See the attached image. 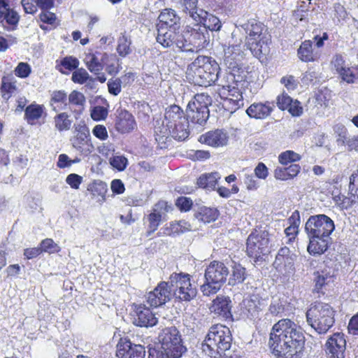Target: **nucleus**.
<instances>
[{
	"label": "nucleus",
	"mask_w": 358,
	"mask_h": 358,
	"mask_svg": "<svg viewBox=\"0 0 358 358\" xmlns=\"http://www.w3.org/2000/svg\"><path fill=\"white\" fill-rule=\"evenodd\" d=\"M220 178L219 173L217 172L203 174L199 178L197 184L202 188L213 189Z\"/></svg>",
	"instance_id": "nucleus-47"
},
{
	"label": "nucleus",
	"mask_w": 358,
	"mask_h": 358,
	"mask_svg": "<svg viewBox=\"0 0 358 358\" xmlns=\"http://www.w3.org/2000/svg\"><path fill=\"white\" fill-rule=\"evenodd\" d=\"M15 75L20 78H26L31 73L30 65L26 62H20L14 70Z\"/></svg>",
	"instance_id": "nucleus-61"
},
{
	"label": "nucleus",
	"mask_w": 358,
	"mask_h": 358,
	"mask_svg": "<svg viewBox=\"0 0 358 358\" xmlns=\"http://www.w3.org/2000/svg\"><path fill=\"white\" fill-rule=\"evenodd\" d=\"M44 113V107L41 105L31 103L28 106L24 111V118L29 124H35L42 117Z\"/></svg>",
	"instance_id": "nucleus-38"
},
{
	"label": "nucleus",
	"mask_w": 358,
	"mask_h": 358,
	"mask_svg": "<svg viewBox=\"0 0 358 358\" xmlns=\"http://www.w3.org/2000/svg\"><path fill=\"white\" fill-rule=\"evenodd\" d=\"M73 148L83 157H88L94 151L91 136H73L71 139Z\"/></svg>",
	"instance_id": "nucleus-30"
},
{
	"label": "nucleus",
	"mask_w": 358,
	"mask_h": 358,
	"mask_svg": "<svg viewBox=\"0 0 358 358\" xmlns=\"http://www.w3.org/2000/svg\"><path fill=\"white\" fill-rule=\"evenodd\" d=\"M209 42L208 31L196 23V27L187 26L181 32V41H178V45L182 47V52H198L205 48Z\"/></svg>",
	"instance_id": "nucleus-7"
},
{
	"label": "nucleus",
	"mask_w": 358,
	"mask_h": 358,
	"mask_svg": "<svg viewBox=\"0 0 358 358\" xmlns=\"http://www.w3.org/2000/svg\"><path fill=\"white\" fill-rule=\"evenodd\" d=\"M229 70V80H232L236 87H245L248 81V72L241 64L227 66Z\"/></svg>",
	"instance_id": "nucleus-33"
},
{
	"label": "nucleus",
	"mask_w": 358,
	"mask_h": 358,
	"mask_svg": "<svg viewBox=\"0 0 358 358\" xmlns=\"http://www.w3.org/2000/svg\"><path fill=\"white\" fill-rule=\"evenodd\" d=\"M179 29H169L168 27H159L157 29V41L164 48H176L182 52V47L178 45L181 41V33L177 31Z\"/></svg>",
	"instance_id": "nucleus-17"
},
{
	"label": "nucleus",
	"mask_w": 358,
	"mask_h": 358,
	"mask_svg": "<svg viewBox=\"0 0 358 358\" xmlns=\"http://www.w3.org/2000/svg\"><path fill=\"white\" fill-rule=\"evenodd\" d=\"M243 88L234 87V88L230 89L228 91V94L225 95H221L224 99H231L235 101L236 106H243V98L242 95V90Z\"/></svg>",
	"instance_id": "nucleus-57"
},
{
	"label": "nucleus",
	"mask_w": 358,
	"mask_h": 358,
	"mask_svg": "<svg viewBox=\"0 0 358 358\" xmlns=\"http://www.w3.org/2000/svg\"><path fill=\"white\" fill-rule=\"evenodd\" d=\"M245 44H242L240 40L237 43H231L224 49V62L227 66H231L241 64L245 54Z\"/></svg>",
	"instance_id": "nucleus-20"
},
{
	"label": "nucleus",
	"mask_w": 358,
	"mask_h": 358,
	"mask_svg": "<svg viewBox=\"0 0 358 358\" xmlns=\"http://www.w3.org/2000/svg\"><path fill=\"white\" fill-rule=\"evenodd\" d=\"M280 83L284 85L285 87H286L289 92L296 90L299 84L298 81L293 76H283L280 80Z\"/></svg>",
	"instance_id": "nucleus-64"
},
{
	"label": "nucleus",
	"mask_w": 358,
	"mask_h": 358,
	"mask_svg": "<svg viewBox=\"0 0 358 358\" xmlns=\"http://www.w3.org/2000/svg\"><path fill=\"white\" fill-rule=\"evenodd\" d=\"M89 191L93 198H99L98 201L103 203L106 201V194L108 191L107 185L100 180H95L87 187Z\"/></svg>",
	"instance_id": "nucleus-39"
},
{
	"label": "nucleus",
	"mask_w": 358,
	"mask_h": 358,
	"mask_svg": "<svg viewBox=\"0 0 358 358\" xmlns=\"http://www.w3.org/2000/svg\"><path fill=\"white\" fill-rule=\"evenodd\" d=\"M243 305L245 310L248 312V315L252 317L257 316L259 312L262 310L260 301L255 296L245 299L243 301Z\"/></svg>",
	"instance_id": "nucleus-46"
},
{
	"label": "nucleus",
	"mask_w": 358,
	"mask_h": 358,
	"mask_svg": "<svg viewBox=\"0 0 358 358\" xmlns=\"http://www.w3.org/2000/svg\"><path fill=\"white\" fill-rule=\"evenodd\" d=\"M335 229L334 221L324 214L310 216L305 225L307 234H316L329 237Z\"/></svg>",
	"instance_id": "nucleus-12"
},
{
	"label": "nucleus",
	"mask_w": 358,
	"mask_h": 358,
	"mask_svg": "<svg viewBox=\"0 0 358 358\" xmlns=\"http://www.w3.org/2000/svg\"><path fill=\"white\" fill-rule=\"evenodd\" d=\"M296 255L287 247L279 250L274 262V266L280 275L282 282H288L295 273L294 262Z\"/></svg>",
	"instance_id": "nucleus-11"
},
{
	"label": "nucleus",
	"mask_w": 358,
	"mask_h": 358,
	"mask_svg": "<svg viewBox=\"0 0 358 358\" xmlns=\"http://www.w3.org/2000/svg\"><path fill=\"white\" fill-rule=\"evenodd\" d=\"M195 217L204 223H209L215 220L217 217V211L215 208L206 206H200L196 210Z\"/></svg>",
	"instance_id": "nucleus-43"
},
{
	"label": "nucleus",
	"mask_w": 358,
	"mask_h": 358,
	"mask_svg": "<svg viewBox=\"0 0 358 358\" xmlns=\"http://www.w3.org/2000/svg\"><path fill=\"white\" fill-rule=\"evenodd\" d=\"M199 20L195 19L194 22L197 24H202V28H206L208 31H219L222 27L220 20L211 13H208L206 10H199Z\"/></svg>",
	"instance_id": "nucleus-29"
},
{
	"label": "nucleus",
	"mask_w": 358,
	"mask_h": 358,
	"mask_svg": "<svg viewBox=\"0 0 358 358\" xmlns=\"http://www.w3.org/2000/svg\"><path fill=\"white\" fill-rule=\"evenodd\" d=\"M222 285L213 280H205V282L201 286L200 289L204 296H210L217 293Z\"/></svg>",
	"instance_id": "nucleus-53"
},
{
	"label": "nucleus",
	"mask_w": 358,
	"mask_h": 358,
	"mask_svg": "<svg viewBox=\"0 0 358 358\" xmlns=\"http://www.w3.org/2000/svg\"><path fill=\"white\" fill-rule=\"evenodd\" d=\"M231 341L228 327L222 324L213 325L202 343V350L210 357L219 358L230 349Z\"/></svg>",
	"instance_id": "nucleus-4"
},
{
	"label": "nucleus",
	"mask_w": 358,
	"mask_h": 358,
	"mask_svg": "<svg viewBox=\"0 0 358 358\" xmlns=\"http://www.w3.org/2000/svg\"><path fill=\"white\" fill-rule=\"evenodd\" d=\"M346 342L343 334H334L326 343L328 358H344Z\"/></svg>",
	"instance_id": "nucleus-18"
},
{
	"label": "nucleus",
	"mask_w": 358,
	"mask_h": 358,
	"mask_svg": "<svg viewBox=\"0 0 358 358\" xmlns=\"http://www.w3.org/2000/svg\"><path fill=\"white\" fill-rule=\"evenodd\" d=\"M172 294L182 301H190L196 297V287L191 282L190 275L184 273H174L169 278Z\"/></svg>",
	"instance_id": "nucleus-8"
},
{
	"label": "nucleus",
	"mask_w": 358,
	"mask_h": 358,
	"mask_svg": "<svg viewBox=\"0 0 358 358\" xmlns=\"http://www.w3.org/2000/svg\"><path fill=\"white\" fill-rule=\"evenodd\" d=\"M217 82V86L220 87L219 93L221 95H225L228 94V91L230 89L234 88L236 85H234L232 80H229V72L224 73L222 76L218 74Z\"/></svg>",
	"instance_id": "nucleus-51"
},
{
	"label": "nucleus",
	"mask_w": 358,
	"mask_h": 358,
	"mask_svg": "<svg viewBox=\"0 0 358 358\" xmlns=\"http://www.w3.org/2000/svg\"><path fill=\"white\" fill-rule=\"evenodd\" d=\"M241 27L245 34V46L255 57L261 59L269 52L268 38L264 25L251 20L247 22L236 26Z\"/></svg>",
	"instance_id": "nucleus-5"
},
{
	"label": "nucleus",
	"mask_w": 358,
	"mask_h": 358,
	"mask_svg": "<svg viewBox=\"0 0 358 358\" xmlns=\"http://www.w3.org/2000/svg\"><path fill=\"white\" fill-rule=\"evenodd\" d=\"M158 340L161 348L150 350L148 358H179L187 350L176 327L163 329L158 335Z\"/></svg>",
	"instance_id": "nucleus-3"
},
{
	"label": "nucleus",
	"mask_w": 358,
	"mask_h": 358,
	"mask_svg": "<svg viewBox=\"0 0 358 358\" xmlns=\"http://www.w3.org/2000/svg\"><path fill=\"white\" fill-rule=\"evenodd\" d=\"M158 319L155 314L144 305L136 306L133 315V323L141 327H150L157 324Z\"/></svg>",
	"instance_id": "nucleus-21"
},
{
	"label": "nucleus",
	"mask_w": 358,
	"mask_h": 358,
	"mask_svg": "<svg viewBox=\"0 0 358 358\" xmlns=\"http://www.w3.org/2000/svg\"><path fill=\"white\" fill-rule=\"evenodd\" d=\"M198 0H181L180 5L182 12L193 21L199 20V8L197 7Z\"/></svg>",
	"instance_id": "nucleus-42"
},
{
	"label": "nucleus",
	"mask_w": 358,
	"mask_h": 358,
	"mask_svg": "<svg viewBox=\"0 0 358 358\" xmlns=\"http://www.w3.org/2000/svg\"><path fill=\"white\" fill-rule=\"evenodd\" d=\"M20 20L17 12L10 9L8 3L4 0H0V22L2 27L8 30H14Z\"/></svg>",
	"instance_id": "nucleus-22"
},
{
	"label": "nucleus",
	"mask_w": 358,
	"mask_h": 358,
	"mask_svg": "<svg viewBox=\"0 0 358 358\" xmlns=\"http://www.w3.org/2000/svg\"><path fill=\"white\" fill-rule=\"evenodd\" d=\"M286 302L278 298H273L269 306L268 310L272 315H281L285 310Z\"/></svg>",
	"instance_id": "nucleus-56"
},
{
	"label": "nucleus",
	"mask_w": 358,
	"mask_h": 358,
	"mask_svg": "<svg viewBox=\"0 0 358 358\" xmlns=\"http://www.w3.org/2000/svg\"><path fill=\"white\" fill-rule=\"evenodd\" d=\"M110 164L117 170L122 171H124L128 164L127 159L122 155H116L110 159Z\"/></svg>",
	"instance_id": "nucleus-62"
},
{
	"label": "nucleus",
	"mask_w": 358,
	"mask_h": 358,
	"mask_svg": "<svg viewBox=\"0 0 358 358\" xmlns=\"http://www.w3.org/2000/svg\"><path fill=\"white\" fill-rule=\"evenodd\" d=\"M190 230V224L184 220L171 222L169 227L164 228V234L168 236L178 234Z\"/></svg>",
	"instance_id": "nucleus-49"
},
{
	"label": "nucleus",
	"mask_w": 358,
	"mask_h": 358,
	"mask_svg": "<svg viewBox=\"0 0 358 358\" xmlns=\"http://www.w3.org/2000/svg\"><path fill=\"white\" fill-rule=\"evenodd\" d=\"M333 131L338 144L344 145L348 138V130L341 123L335 124L333 127Z\"/></svg>",
	"instance_id": "nucleus-55"
},
{
	"label": "nucleus",
	"mask_w": 358,
	"mask_h": 358,
	"mask_svg": "<svg viewBox=\"0 0 358 358\" xmlns=\"http://www.w3.org/2000/svg\"><path fill=\"white\" fill-rule=\"evenodd\" d=\"M211 101L210 96L206 94H196L187 107V120H190L191 122L201 125L205 123L209 117L208 106Z\"/></svg>",
	"instance_id": "nucleus-9"
},
{
	"label": "nucleus",
	"mask_w": 358,
	"mask_h": 358,
	"mask_svg": "<svg viewBox=\"0 0 358 358\" xmlns=\"http://www.w3.org/2000/svg\"><path fill=\"white\" fill-rule=\"evenodd\" d=\"M289 226L285 229V234L288 238L287 243L294 241L299 234V227L301 224L300 213L294 210L287 220Z\"/></svg>",
	"instance_id": "nucleus-36"
},
{
	"label": "nucleus",
	"mask_w": 358,
	"mask_h": 358,
	"mask_svg": "<svg viewBox=\"0 0 358 358\" xmlns=\"http://www.w3.org/2000/svg\"><path fill=\"white\" fill-rule=\"evenodd\" d=\"M349 192L353 199L345 198L343 201V208H348L350 204L357 202L356 199H358V172L352 173L350 178Z\"/></svg>",
	"instance_id": "nucleus-44"
},
{
	"label": "nucleus",
	"mask_w": 358,
	"mask_h": 358,
	"mask_svg": "<svg viewBox=\"0 0 358 358\" xmlns=\"http://www.w3.org/2000/svg\"><path fill=\"white\" fill-rule=\"evenodd\" d=\"M40 248L41 252L54 253L60 250V247L51 238H46L42 241Z\"/></svg>",
	"instance_id": "nucleus-60"
},
{
	"label": "nucleus",
	"mask_w": 358,
	"mask_h": 358,
	"mask_svg": "<svg viewBox=\"0 0 358 358\" xmlns=\"http://www.w3.org/2000/svg\"><path fill=\"white\" fill-rule=\"evenodd\" d=\"M168 205L166 202L164 201H160L157 203L155 205L152 209V212L149 214L147 217V220L148 222V235L155 231L162 220L163 210L166 212L168 211Z\"/></svg>",
	"instance_id": "nucleus-28"
},
{
	"label": "nucleus",
	"mask_w": 358,
	"mask_h": 358,
	"mask_svg": "<svg viewBox=\"0 0 358 358\" xmlns=\"http://www.w3.org/2000/svg\"><path fill=\"white\" fill-rule=\"evenodd\" d=\"M314 281L315 282V289L319 292L324 285L333 281V275L327 269L317 271L314 273Z\"/></svg>",
	"instance_id": "nucleus-45"
},
{
	"label": "nucleus",
	"mask_w": 358,
	"mask_h": 358,
	"mask_svg": "<svg viewBox=\"0 0 358 358\" xmlns=\"http://www.w3.org/2000/svg\"><path fill=\"white\" fill-rule=\"evenodd\" d=\"M50 106L52 110L57 112L66 110L68 106L67 96L63 91H55L52 92L50 99Z\"/></svg>",
	"instance_id": "nucleus-41"
},
{
	"label": "nucleus",
	"mask_w": 358,
	"mask_h": 358,
	"mask_svg": "<svg viewBox=\"0 0 358 358\" xmlns=\"http://www.w3.org/2000/svg\"><path fill=\"white\" fill-rule=\"evenodd\" d=\"M130 44L131 42L126 36L123 35L119 38L117 51L120 56L125 57L129 54Z\"/></svg>",
	"instance_id": "nucleus-59"
},
{
	"label": "nucleus",
	"mask_w": 358,
	"mask_h": 358,
	"mask_svg": "<svg viewBox=\"0 0 358 358\" xmlns=\"http://www.w3.org/2000/svg\"><path fill=\"white\" fill-rule=\"evenodd\" d=\"M228 275L229 269L223 262L213 261L205 271V280H213L223 285Z\"/></svg>",
	"instance_id": "nucleus-19"
},
{
	"label": "nucleus",
	"mask_w": 358,
	"mask_h": 358,
	"mask_svg": "<svg viewBox=\"0 0 358 358\" xmlns=\"http://www.w3.org/2000/svg\"><path fill=\"white\" fill-rule=\"evenodd\" d=\"M116 355L118 358H145V348L132 343L127 338L120 339L117 345Z\"/></svg>",
	"instance_id": "nucleus-16"
},
{
	"label": "nucleus",
	"mask_w": 358,
	"mask_h": 358,
	"mask_svg": "<svg viewBox=\"0 0 358 358\" xmlns=\"http://www.w3.org/2000/svg\"><path fill=\"white\" fill-rule=\"evenodd\" d=\"M182 119H187L184 115L183 110L176 105L168 107L164 113V119L162 124L158 123L155 128H164L166 129H172L173 127L180 124Z\"/></svg>",
	"instance_id": "nucleus-23"
},
{
	"label": "nucleus",
	"mask_w": 358,
	"mask_h": 358,
	"mask_svg": "<svg viewBox=\"0 0 358 358\" xmlns=\"http://www.w3.org/2000/svg\"><path fill=\"white\" fill-rule=\"evenodd\" d=\"M231 301L229 296L218 295L212 301L210 310L217 316L228 319L231 317Z\"/></svg>",
	"instance_id": "nucleus-26"
},
{
	"label": "nucleus",
	"mask_w": 358,
	"mask_h": 358,
	"mask_svg": "<svg viewBox=\"0 0 358 358\" xmlns=\"http://www.w3.org/2000/svg\"><path fill=\"white\" fill-rule=\"evenodd\" d=\"M68 101V105L73 112L80 113L84 109L85 97L83 93L73 90L69 95Z\"/></svg>",
	"instance_id": "nucleus-40"
},
{
	"label": "nucleus",
	"mask_w": 358,
	"mask_h": 358,
	"mask_svg": "<svg viewBox=\"0 0 358 358\" xmlns=\"http://www.w3.org/2000/svg\"><path fill=\"white\" fill-rule=\"evenodd\" d=\"M79 61L77 58L69 56L64 57L60 62V67L58 70L63 74H68V71L76 69L79 66Z\"/></svg>",
	"instance_id": "nucleus-52"
},
{
	"label": "nucleus",
	"mask_w": 358,
	"mask_h": 358,
	"mask_svg": "<svg viewBox=\"0 0 358 358\" xmlns=\"http://www.w3.org/2000/svg\"><path fill=\"white\" fill-rule=\"evenodd\" d=\"M136 126L133 115L128 111L121 110L117 117L115 127L121 133H127L132 131Z\"/></svg>",
	"instance_id": "nucleus-32"
},
{
	"label": "nucleus",
	"mask_w": 358,
	"mask_h": 358,
	"mask_svg": "<svg viewBox=\"0 0 358 358\" xmlns=\"http://www.w3.org/2000/svg\"><path fill=\"white\" fill-rule=\"evenodd\" d=\"M0 90L2 98L8 100L20 92L19 84L13 77L3 76L1 78Z\"/></svg>",
	"instance_id": "nucleus-34"
},
{
	"label": "nucleus",
	"mask_w": 358,
	"mask_h": 358,
	"mask_svg": "<svg viewBox=\"0 0 358 358\" xmlns=\"http://www.w3.org/2000/svg\"><path fill=\"white\" fill-rule=\"evenodd\" d=\"M301 328L289 319H282L272 327L268 345L273 353L281 358H300L305 345Z\"/></svg>",
	"instance_id": "nucleus-1"
},
{
	"label": "nucleus",
	"mask_w": 358,
	"mask_h": 358,
	"mask_svg": "<svg viewBox=\"0 0 358 358\" xmlns=\"http://www.w3.org/2000/svg\"><path fill=\"white\" fill-rule=\"evenodd\" d=\"M297 53L299 59L305 62H313L318 58V55L317 52H314L312 42L309 40L301 43Z\"/></svg>",
	"instance_id": "nucleus-37"
},
{
	"label": "nucleus",
	"mask_w": 358,
	"mask_h": 358,
	"mask_svg": "<svg viewBox=\"0 0 358 358\" xmlns=\"http://www.w3.org/2000/svg\"><path fill=\"white\" fill-rule=\"evenodd\" d=\"M220 69L218 64L214 59L199 56L188 66L186 77L195 85L208 87L217 80Z\"/></svg>",
	"instance_id": "nucleus-2"
},
{
	"label": "nucleus",
	"mask_w": 358,
	"mask_h": 358,
	"mask_svg": "<svg viewBox=\"0 0 358 358\" xmlns=\"http://www.w3.org/2000/svg\"><path fill=\"white\" fill-rule=\"evenodd\" d=\"M54 123L59 131H68L71 129L72 120L66 113L63 112L55 116Z\"/></svg>",
	"instance_id": "nucleus-48"
},
{
	"label": "nucleus",
	"mask_w": 358,
	"mask_h": 358,
	"mask_svg": "<svg viewBox=\"0 0 358 358\" xmlns=\"http://www.w3.org/2000/svg\"><path fill=\"white\" fill-rule=\"evenodd\" d=\"M107 53L101 51H90L85 55L84 62L88 70L94 74H100L103 69V62Z\"/></svg>",
	"instance_id": "nucleus-25"
},
{
	"label": "nucleus",
	"mask_w": 358,
	"mask_h": 358,
	"mask_svg": "<svg viewBox=\"0 0 358 358\" xmlns=\"http://www.w3.org/2000/svg\"><path fill=\"white\" fill-rule=\"evenodd\" d=\"M159 27H168L169 29H179L180 17L176 15L174 10L165 9L159 16Z\"/></svg>",
	"instance_id": "nucleus-35"
},
{
	"label": "nucleus",
	"mask_w": 358,
	"mask_h": 358,
	"mask_svg": "<svg viewBox=\"0 0 358 358\" xmlns=\"http://www.w3.org/2000/svg\"><path fill=\"white\" fill-rule=\"evenodd\" d=\"M300 155L292 150H287L282 152L278 157L279 162L284 165H287L291 162H297L300 160Z\"/></svg>",
	"instance_id": "nucleus-58"
},
{
	"label": "nucleus",
	"mask_w": 358,
	"mask_h": 358,
	"mask_svg": "<svg viewBox=\"0 0 358 358\" xmlns=\"http://www.w3.org/2000/svg\"><path fill=\"white\" fill-rule=\"evenodd\" d=\"M245 279V270L241 265H235L233 267L232 275L229 278V284L234 285L242 282Z\"/></svg>",
	"instance_id": "nucleus-54"
},
{
	"label": "nucleus",
	"mask_w": 358,
	"mask_h": 358,
	"mask_svg": "<svg viewBox=\"0 0 358 358\" xmlns=\"http://www.w3.org/2000/svg\"><path fill=\"white\" fill-rule=\"evenodd\" d=\"M229 136L222 129L210 131L199 136V141L213 148H220L227 145Z\"/></svg>",
	"instance_id": "nucleus-24"
},
{
	"label": "nucleus",
	"mask_w": 358,
	"mask_h": 358,
	"mask_svg": "<svg viewBox=\"0 0 358 358\" xmlns=\"http://www.w3.org/2000/svg\"><path fill=\"white\" fill-rule=\"evenodd\" d=\"M89 78V73L83 68L76 70L71 77V80L75 83L83 84Z\"/></svg>",
	"instance_id": "nucleus-63"
},
{
	"label": "nucleus",
	"mask_w": 358,
	"mask_h": 358,
	"mask_svg": "<svg viewBox=\"0 0 358 358\" xmlns=\"http://www.w3.org/2000/svg\"><path fill=\"white\" fill-rule=\"evenodd\" d=\"M273 104L270 102L254 103L246 110L247 114L255 119L267 117L273 110Z\"/></svg>",
	"instance_id": "nucleus-31"
},
{
	"label": "nucleus",
	"mask_w": 358,
	"mask_h": 358,
	"mask_svg": "<svg viewBox=\"0 0 358 358\" xmlns=\"http://www.w3.org/2000/svg\"><path fill=\"white\" fill-rule=\"evenodd\" d=\"M334 313L328 303H315L306 312L307 322L319 334H325L334 324Z\"/></svg>",
	"instance_id": "nucleus-6"
},
{
	"label": "nucleus",
	"mask_w": 358,
	"mask_h": 358,
	"mask_svg": "<svg viewBox=\"0 0 358 358\" xmlns=\"http://www.w3.org/2000/svg\"><path fill=\"white\" fill-rule=\"evenodd\" d=\"M331 64L342 81L348 84L358 82V65L350 66L340 55L334 57Z\"/></svg>",
	"instance_id": "nucleus-13"
},
{
	"label": "nucleus",
	"mask_w": 358,
	"mask_h": 358,
	"mask_svg": "<svg viewBox=\"0 0 358 358\" xmlns=\"http://www.w3.org/2000/svg\"><path fill=\"white\" fill-rule=\"evenodd\" d=\"M246 251L252 258L259 259L270 252V238L266 230L256 229L247 239Z\"/></svg>",
	"instance_id": "nucleus-10"
},
{
	"label": "nucleus",
	"mask_w": 358,
	"mask_h": 358,
	"mask_svg": "<svg viewBox=\"0 0 358 358\" xmlns=\"http://www.w3.org/2000/svg\"><path fill=\"white\" fill-rule=\"evenodd\" d=\"M309 238L308 252L313 255L323 254L328 248L330 237H324L316 234H307Z\"/></svg>",
	"instance_id": "nucleus-27"
},
{
	"label": "nucleus",
	"mask_w": 358,
	"mask_h": 358,
	"mask_svg": "<svg viewBox=\"0 0 358 358\" xmlns=\"http://www.w3.org/2000/svg\"><path fill=\"white\" fill-rule=\"evenodd\" d=\"M156 140L164 142L169 137H172L176 140L184 141L189 136L188 120L182 119L180 124L173 127L172 129H166L164 128H155Z\"/></svg>",
	"instance_id": "nucleus-15"
},
{
	"label": "nucleus",
	"mask_w": 358,
	"mask_h": 358,
	"mask_svg": "<svg viewBox=\"0 0 358 358\" xmlns=\"http://www.w3.org/2000/svg\"><path fill=\"white\" fill-rule=\"evenodd\" d=\"M169 282L162 281L151 292L147 294L145 299L151 307H159L169 301L172 297Z\"/></svg>",
	"instance_id": "nucleus-14"
},
{
	"label": "nucleus",
	"mask_w": 358,
	"mask_h": 358,
	"mask_svg": "<svg viewBox=\"0 0 358 358\" xmlns=\"http://www.w3.org/2000/svg\"><path fill=\"white\" fill-rule=\"evenodd\" d=\"M104 66H106V72L110 75H116L121 69L119 59L113 54H107V58L103 62Z\"/></svg>",
	"instance_id": "nucleus-50"
}]
</instances>
